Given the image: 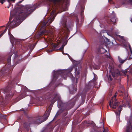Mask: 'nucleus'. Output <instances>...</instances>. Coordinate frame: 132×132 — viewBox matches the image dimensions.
Listing matches in <instances>:
<instances>
[{
  "instance_id": "f257e3e1",
  "label": "nucleus",
  "mask_w": 132,
  "mask_h": 132,
  "mask_svg": "<svg viewBox=\"0 0 132 132\" xmlns=\"http://www.w3.org/2000/svg\"><path fill=\"white\" fill-rule=\"evenodd\" d=\"M26 12H21V13H19V16L18 20L17 18H15L12 21L10 24H9V23L7 24L5 27L6 29L1 34L0 37H1L6 32L9 26H10V28H11L18 26L20 23V19L21 17L30 13L33 11L30 5H27L26 6Z\"/></svg>"
},
{
  "instance_id": "f03ea898",
  "label": "nucleus",
  "mask_w": 132,
  "mask_h": 132,
  "mask_svg": "<svg viewBox=\"0 0 132 132\" xmlns=\"http://www.w3.org/2000/svg\"><path fill=\"white\" fill-rule=\"evenodd\" d=\"M72 69V68H71L67 70H60L56 71L54 70L53 72L54 78H56V76L59 74H60L61 77H63L64 79H65L64 76L66 77L68 75L71 78L72 77V75L70 72Z\"/></svg>"
},
{
  "instance_id": "7ed1b4c3",
  "label": "nucleus",
  "mask_w": 132,
  "mask_h": 132,
  "mask_svg": "<svg viewBox=\"0 0 132 132\" xmlns=\"http://www.w3.org/2000/svg\"><path fill=\"white\" fill-rule=\"evenodd\" d=\"M51 108H49L48 111L44 114L42 117H39L36 120L35 123L40 124L42 122L46 120L48 117L51 110Z\"/></svg>"
},
{
  "instance_id": "20e7f679",
  "label": "nucleus",
  "mask_w": 132,
  "mask_h": 132,
  "mask_svg": "<svg viewBox=\"0 0 132 132\" xmlns=\"http://www.w3.org/2000/svg\"><path fill=\"white\" fill-rule=\"evenodd\" d=\"M118 93L117 92L115 93L113 97H112L111 100L110 101L109 105L111 108L115 109L116 107L118 106V103L117 102L116 99Z\"/></svg>"
},
{
  "instance_id": "39448f33",
  "label": "nucleus",
  "mask_w": 132,
  "mask_h": 132,
  "mask_svg": "<svg viewBox=\"0 0 132 132\" xmlns=\"http://www.w3.org/2000/svg\"><path fill=\"white\" fill-rule=\"evenodd\" d=\"M108 68L109 69V72L112 75L113 77H117L118 75H119L120 73L119 71L118 70H117L114 72L113 71L114 70V67L113 64L110 63L109 64V67Z\"/></svg>"
},
{
  "instance_id": "423d86ee",
  "label": "nucleus",
  "mask_w": 132,
  "mask_h": 132,
  "mask_svg": "<svg viewBox=\"0 0 132 132\" xmlns=\"http://www.w3.org/2000/svg\"><path fill=\"white\" fill-rule=\"evenodd\" d=\"M118 37L119 38H120L122 41L123 45L125 47H128L129 48L130 50V52L131 53V55H130L129 57V59L132 58V51L131 50V47L129 44L125 40V38L124 37L121 36L119 35H117Z\"/></svg>"
},
{
  "instance_id": "0eeeda50",
  "label": "nucleus",
  "mask_w": 132,
  "mask_h": 132,
  "mask_svg": "<svg viewBox=\"0 0 132 132\" xmlns=\"http://www.w3.org/2000/svg\"><path fill=\"white\" fill-rule=\"evenodd\" d=\"M126 128V132H132V116L128 119Z\"/></svg>"
},
{
  "instance_id": "6e6552de",
  "label": "nucleus",
  "mask_w": 132,
  "mask_h": 132,
  "mask_svg": "<svg viewBox=\"0 0 132 132\" xmlns=\"http://www.w3.org/2000/svg\"><path fill=\"white\" fill-rule=\"evenodd\" d=\"M61 26H62V28L63 27L65 28L64 32H66L67 33L68 32L69 30V27L67 26L66 20L64 19L62 20L61 22Z\"/></svg>"
},
{
  "instance_id": "1a4fd4ad",
  "label": "nucleus",
  "mask_w": 132,
  "mask_h": 132,
  "mask_svg": "<svg viewBox=\"0 0 132 132\" xmlns=\"http://www.w3.org/2000/svg\"><path fill=\"white\" fill-rule=\"evenodd\" d=\"M4 93H6L5 98V100L6 101L10 99L13 96L11 91L7 90V89L5 90Z\"/></svg>"
},
{
  "instance_id": "9d476101",
  "label": "nucleus",
  "mask_w": 132,
  "mask_h": 132,
  "mask_svg": "<svg viewBox=\"0 0 132 132\" xmlns=\"http://www.w3.org/2000/svg\"><path fill=\"white\" fill-rule=\"evenodd\" d=\"M9 34L10 36V39L11 43L12 44L13 46L14 45V44H17L19 42V40L17 39H15L13 37L12 35L11 34H10L9 32Z\"/></svg>"
},
{
  "instance_id": "9b49d317",
  "label": "nucleus",
  "mask_w": 132,
  "mask_h": 132,
  "mask_svg": "<svg viewBox=\"0 0 132 132\" xmlns=\"http://www.w3.org/2000/svg\"><path fill=\"white\" fill-rule=\"evenodd\" d=\"M57 98L58 100L57 102V106L58 108H60L62 105V102L60 100V97L59 95H56L55 96L54 100H55Z\"/></svg>"
},
{
  "instance_id": "f8f14e48",
  "label": "nucleus",
  "mask_w": 132,
  "mask_h": 132,
  "mask_svg": "<svg viewBox=\"0 0 132 132\" xmlns=\"http://www.w3.org/2000/svg\"><path fill=\"white\" fill-rule=\"evenodd\" d=\"M122 106H120L119 108L118 109V111H115V112L117 116V120L118 121H120L119 116L120 114L121 111L122 110Z\"/></svg>"
},
{
  "instance_id": "ddd939ff",
  "label": "nucleus",
  "mask_w": 132,
  "mask_h": 132,
  "mask_svg": "<svg viewBox=\"0 0 132 132\" xmlns=\"http://www.w3.org/2000/svg\"><path fill=\"white\" fill-rule=\"evenodd\" d=\"M54 13L55 11H53L51 13L50 18L49 19L47 22L49 24L51 23L54 20L55 17V16L54 15Z\"/></svg>"
},
{
  "instance_id": "4468645a",
  "label": "nucleus",
  "mask_w": 132,
  "mask_h": 132,
  "mask_svg": "<svg viewBox=\"0 0 132 132\" xmlns=\"http://www.w3.org/2000/svg\"><path fill=\"white\" fill-rule=\"evenodd\" d=\"M24 91V92H23V93L21 94L19 97V98L21 97L20 98V99H22L25 97V95L26 94V93L28 92L29 91V90L27 88L25 87Z\"/></svg>"
},
{
  "instance_id": "2eb2a0df",
  "label": "nucleus",
  "mask_w": 132,
  "mask_h": 132,
  "mask_svg": "<svg viewBox=\"0 0 132 132\" xmlns=\"http://www.w3.org/2000/svg\"><path fill=\"white\" fill-rule=\"evenodd\" d=\"M51 32L52 31L50 29H49V30H47L46 29H45L41 32L40 34H39V35H41L46 34L49 33H51Z\"/></svg>"
},
{
  "instance_id": "dca6fc26",
  "label": "nucleus",
  "mask_w": 132,
  "mask_h": 132,
  "mask_svg": "<svg viewBox=\"0 0 132 132\" xmlns=\"http://www.w3.org/2000/svg\"><path fill=\"white\" fill-rule=\"evenodd\" d=\"M62 42L63 43L62 46L59 48V50L61 51H62L63 50L64 47L67 44V41H66L65 42H64L63 41Z\"/></svg>"
},
{
  "instance_id": "f3484780",
  "label": "nucleus",
  "mask_w": 132,
  "mask_h": 132,
  "mask_svg": "<svg viewBox=\"0 0 132 132\" xmlns=\"http://www.w3.org/2000/svg\"><path fill=\"white\" fill-rule=\"evenodd\" d=\"M29 123L28 122L27 123V122H25L24 123V127L26 128H27V129H28V128H29Z\"/></svg>"
},
{
  "instance_id": "a211bd4d",
  "label": "nucleus",
  "mask_w": 132,
  "mask_h": 132,
  "mask_svg": "<svg viewBox=\"0 0 132 132\" xmlns=\"http://www.w3.org/2000/svg\"><path fill=\"white\" fill-rule=\"evenodd\" d=\"M127 57L126 59L124 60H122L119 57H118L119 61L121 63H124L125 61L127 59Z\"/></svg>"
},
{
  "instance_id": "6ab92c4d",
  "label": "nucleus",
  "mask_w": 132,
  "mask_h": 132,
  "mask_svg": "<svg viewBox=\"0 0 132 132\" xmlns=\"http://www.w3.org/2000/svg\"><path fill=\"white\" fill-rule=\"evenodd\" d=\"M75 75H76V78H77L78 77V76L79 74L80 73V71H77L76 69L75 71Z\"/></svg>"
},
{
  "instance_id": "aec40b11",
  "label": "nucleus",
  "mask_w": 132,
  "mask_h": 132,
  "mask_svg": "<svg viewBox=\"0 0 132 132\" xmlns=\"http://www.w3.org/2000/svg\"><path fill=\"white\" fill-rule=\"evenodd\" d=\"M126 1V0H123V2H121V5H119V6H118V5H117V6L116 7L117 8L120 7L121 6V5H122V4H124L125 2Z\"/></svg>"
},
{
  "instance_id": "412c9836",
  "label": "nucleus",
  "mask_w": 132,
  "mask_h": 132,
  "mask_svg": "<svg viewBox=\"0 0 132 132\" xmlns=\"http://www.w3.org/2000/svg\"><path fill=\"white\" fill-rule=\"evenodd\" d=\"M50 1H51L53 2H55L60 1L61 0H49Z\"/></svg>"
},
{
  "instance_id": "4be33fe9",
  "label": "nucleus",
  "mask_w": 132,
  "mask_h": 132,
  "mask_svg": "<svg viewBox=\"0 0 132 132\" xmlns=\"http://www.w3.org/2000/svg\"><path fill=\"white\" fill-rule=\"evenodd\" d=\"M105 57L107 58H110V55L108 53V54H105Z\"/></svg>"
},
{
  "instance_id": "5701e85b",
  "label": "nucleus",
  "mask_w": 132,
  "mask_h": 132,
  "mask_svg": "<svg viewBox=\"0 0 132 132\" xmlns=\"http://www.w3.org/2000/svg\"><path fill=\"white\" fill-rule=\"evenodd\" d=\"M108 79L109 80H110V81H111L112 80V78H111V76L110 75H109V77H108Z\"/></svg>"
},
{
  "instance_id": "b1692460",
  "label": "nucleus",
  "mask_w": 132,
  "mask_h": 132,
  "mask_svg": "<svg viewBox=\"0 0 132 132\" xmlns=\"http://www.w3.org/2000/svg\"><path fill=\"white\" fill-rule=\"evenodd\" d=\"M47 42L48 44H50L51 45H52L53 44V43L50 40H49L48 41H47Z\"/></svg>"
},
{
  "instance_id": "393cba45",
  "label": "nucleus",
  "mask_w": 132,
  "mask_h": 132,
  "mask_svg": "<svg viewBox=\"0 0 132 132\" xmlns=\"http://www.w3.org/2000/svg\"><path fill=\"white\" fill-rule=\"evenodd\" d=\"M100 124L102 125L103 126V128L104 129V121L102 120V122H100Z\"/></svg>"
},
{
  "instance_id": "a878e982",
  "label": "nucleus",
  "mask_w": 132,
  "mask_h": 132,
  "mask_svg": "<svg viewBox=\"0 0 132 132\" xmlns=\"http://www.w3.org/2000/svg\"><path fill=\"white\" fill-rule=\"evenodd\" d=\"M111 21L113 22H116V19L115 18H113L112 19Z\"/></svg>"
},
{
  "instance_id": "bb28decb",
  "label": "nucleus",
  "mask_w": 132,
  "mask_h": 132,
  "mask_svg": "<svg viewBox=\"0 0 132 132\" xmlns=\"http://www.w3.org/2000/svg\"><path fill=\"white\" fill-rule=\"evenodd\" d=\"M4 73V72H3V70H2L1 71H0V77L2 76Z\"/></svg>"
},
{
  "instance_id": "cd10ccee",
  "label": "nucleus",
  "mask_w": 132,
  "mask_h": 132,
  "mask_svg": "<svg viewBox=\"0 0 132 132\" xmlns=\"http://www.w3.org/2000/svg\"><path fill=\"white\" fill-rule=\"evenodd\" d=\"M101 51H103L104 52H107V51L106 50L104 49L103 48H102L101 49Z\"/></svg>"
},
{
  "instance_id": "c85d7f7f",
  "label": "nucleus",
  "mask_w": 132,
  "mask_h": 132,
  "mask_svg": "<svg viewBox=\"0 0 132 132\" xmlns=\"http://www.w3.org/2000/svg\"><path fill=\"white\" fill-rule=\"evenodd\" d=\"M5 0H1L0 2L2 4H3L5 2Z\"/></svg>"
},
{
  "instance_id": "c756f323",
  "label": "nucleus",
  "mask_w": 132,
  "mask_h": 132,
  "mask_svg": "<svg viewBox=\"0 0 132 132\" xmlns=\"http://www.w3.org/2000/svg\"><path fill=\"white\" fill-rule=\"evenodd\" d=\"M68 3H67V6H66V7H65V9H64V11H66L67 10V9H68L67 6H68Z\"/></svg>"
},
{
  "instance_id": "7c9ffc66",
  "label": "nucleus",
  "mask_w": 132,
  "mask_h": 132,
  "mask_svg": "<svg viewBox=\"0 0 132 132\" xmlns=\"http://www.w3.org/2000/svg\"><path fill=\"white\" fill-rule=\"evenodd\" d=\"M15 0H7L8 2H14Z\"/></svg>"
},
{
  "instance_id": "2f4dec72",
  "label": "nucleus",
  "mask_w": 132,
  "mask_h": 132,
  "mask_svg": "<svg viewBox=\"0 0 132 132\" xmlns=\"http://www.w3.org/2000/svg\"><path fill=\"white\" fill-rule=\"evenodd\" d=\"M7 61L9 63H10V62H11V57H10L7 60Z\"/></svg>"
},
{
  "instance_id": "473e14b6",
  "label": "nucleus",
  "mask_w": 132,
  "mask_h": 132,
  "mask_svg": "<svg viewBox=\"0 0 132 132\" xmlns=\"http://www.w3.org/2000/svg\"><path fill=\"white\" fill-rule=\"evenodd\" d=\"M127 1L132 5V0H127Z\"/></svg>"
},
{
  "instance_id": "72a5a7b5",
  "label": "nucleus",
  "mask_w": 132,
  "mask_h": 132,
  "mask_svg": "<svg viewBox=\"0 0 132 132\" xmlns=\"http://www.w3.org/2000/svg\"><path fill=\"white\" fill-rule=\"evenodd\" d=\"M60 111H58L57 112L56 114L55 115V117H57L59 115V114L60 113Z\"/></svg>"
},
{
  "instance_id": "f704fd0d",
  "label": "nucleus",
  "mask_w": 132,
  "mask_h": 132,
  "mask_svg": "<svg viewBox=\"0 0 132 132\" xmlns=\"http://www.w3.org/2000/svg\"><path fill=\"white\" fill-rule=\"evenodd\" d=\"M106 62H104V63H103V65H105V67H107V65L105 64H106Z\"/></svg>"
},
{
  "instance_id": "c9c22d12",
  "label": "nucleus",
  "mask_w": 132,
  "mask_h": 132,
  "mask_svg": "<svg viewBox=\"0 0 132 132\" xmlns=\"http://www.w3.org/2000/svg\"><path fill=\"white\" fill-rule=\"evenodd\" d=\"M103 132H109L108 129H106L105 130L104 129Z\"/></svg>"
},
{
  "instance_id": "e433bc0d",
  "label": "nucleus",
  "mask_w": 132,
  "mask_h": 132,
  "mask_svg": "<svg viewBox=\"0 0 132 132\" xmlns=\"http://www.w3.org/2000/svg\"><path fill=\"white\" fill-rule=\"evenodd\" d=\"M124 99H125L126 100V101H127V103L128 104H129V103L128 102H127V100H126V97H124Z\"/></svg>"
},
{
  "instance_id": "4c0bfd02",
  "label": "nucleus",
  "mask_w": 132,
  "mask_h": 132,
  "mask_svg": "<svg viewBox=\"0 0 132 132\" xmlns=\"http://www.w3.org/2000/svg\"><path fill=\"white\" fill-rule=\"evenodd\" d=\"M42 98L41 97H40L39 98V100L40 101H41L42 100Z\"/></svg>"
},
{
  "instance_id": "58836bf2",
  "label": "nucleus",
  "mask_w": 132,
  "mask_h": 132,
  "mask_svg": "<svg viewBox=\"0 0 132 132\" xmlns=\"http://www.w3.org/2000/svg\"><path fill=\"white\" fill-rule=\"evenodd\" d=\"M11 17V15L10 17V19H9L10 21V20L11 19H12V18Z\"/></svg>"
},
{
  "instance_id": "ea45409f",
  "label": "nucleus",
  "mask_w": 132,
  "mask_h": 132,
  "mask_svg": "<svg viewBox=\"0 0 132 132\" xmlns=\"http://www.w3.org/2000/svg\"><path fill=\"white\" fill-rule=\"evenodd\" d=\"M46 23H45V22H44V23H43V25H44L45 26V25H46Z\"/></svg>"
},
{
  "instance_id": "a19ab883",
  "label": "nucleus",
  "mask_w": 132,
  "mask_h": 132,
  "mask_svg": "<svg viewBox=\"0 0 132 132\" xmlns=\"http://www.w3.org/2000/svg\"><path fill=\"white\" fill-rule=\"evenodd\" d=\"M4 26H1V27H0V30H1V28L2 27H4Z\"/></svg>"
},
{
  "instance_id": "79ce46f5",
  "label": "nucleus",
  "mask_w": 132,
  "mask_h": 132,
  "mask_svg": "<svg viewBox=\"0 0 132 132\" xmlns=\"http://www.w3.org/2000/svg\"><path fill=\"white\" fill-rule=\"evenodd\" d=\"M106 40H107L108 42H109V40L107 38H106Z\"/></svg>"
},
{
  "instance_id": "37998d69",
  "label": "nucleus",
  "mask_w": 132,
  "mask_h": 132,
  "mask_svg": "<svg viewBox=\"0 0 132 132\" xmlns=\"http://www.w3.org/2000/svg\"><path fill=\"white\" fill-rule=\"evenodd\" d=\"M84 9H83L82 10V12H84Z\"/></svg>"
},
{
  "instance_id": "c03bdc74",
  "label": "nucleus",
  "mask_w": 132,
  "mask_h": 132,
  "mask_svg": "<svg viewBox=\"0 0 132 132\" xmlns=\"http://www.w3.org/2000/svg\"><path fill=\"white\" fill-rule=\"evenodd\" d=\"M22 1H20V2H19V3H21V2Z\"/></svg>"
},
{
  "instance_id": "a18cd8bd",
  "label": "nucleus",
  "mask_w": 132,
  "mask_h": 132,
  "mask_svg": "<svg viewBox=\"0 0 132 132\" xmlns=\"http://www.w3.org/2000/svg\"><path fill=\"white\" fill-rule=\"evenodd\" d=\"M53 102H51V104H53Z\"/></svg>"
},
{
  "instance_id": "49530a36",
  "label": "nucleus",
  "mask_w": 132,
  "mask_h": 132,
  "mask_svg": "<svg viewBox=\"0 0 132 132\" xmlns=\"http://www.w3.org/2000/svg\"><path fill=\"white\" fill-rule=\"evenodd\" d=\"M12 13H13L12 12H10V14H12Z\"/></svg>"
},
{
  "instance_id": "de8ad7c7",
  "label": "nucleus",
  "mask_w": 132,
  "mask_h": 132,
  "mask_svg": "<svg viewBox=\"0 0 132 132\" xmlns=\"http://www.w3.org/2000/svg\"><path fill=\"white\" fill-rule=\"evenodd\" d=\"M65 54L67 55H68V56H69V55L68 54Z\"/></svg>"
},
{
  "instance_id": "09e8293b",
  "label": "nucleus",
  "mask_w": 132,
  "mask_h": 132,
  "mask_svg": "<svg viewBox=\"0 0 132 132\" xmlns=\"http://www.w3.org/2000/svg\"><path fill=\"white\" fill-rule=\"evenodd\" d=\"M77 79H76V83L77 82Z\"/></svg>"
},
{
  "instance_id": "8fccbe9b",
  "label": "nucleus",
  "mask_w": 132,
  "mask_h": 132,
  "mask_svg": "<svg viewBox=\"0 0 132 132\" xmlns=\"http://www.w3.org/2000/svg\"><path fill=\"white\" fill-rule=\"evenodd\" d=\"M62 53H63V54H64V53H63V52H62Z\"/></svg>"
},
{
  "instance_id": "3c124183",
  "label": "nucleus",
  "mask_w": 132,
  "mask_h": 132,
  "mask_svg": "<svg viewBox=\"0 0 132 132\" xmlns=\"http://www.w3.org/2000/svg\"><path fill=\"white\" fill-rule=\"evenodd\" d=\"M119 92H122V91H119Z\"/></svg>"
},
{
  "instance_id": "603ef678",
  "label": "nucleus",
  "mask_w": 132,
  "mask_h": 132,
  "mask_svg": "<svg viewBox=\"0 0 132 132\" xmlns=\"http://www.w3.org/2000/svg\"><path fill=\"white\" fill-rule=\"evenodd\" d=\"M131 22H132V21L131 20Z\"/></svg>"
},
{
  "instance_id": "864d4df0",
  "label": "nucleus",
  "mask_w": 132,
  "mask_h": 132,
  "mask_svg": "<svg viewBox=\"0 0 132 132\" xmlns=\"http://www.w3.org/2000/svg\"><path fill=\"white\" fill-rule=\"evenodd\" d=\"M107 34H108V35H109L108 34V33H107Z\"/></svg>"
}]
</instances>
